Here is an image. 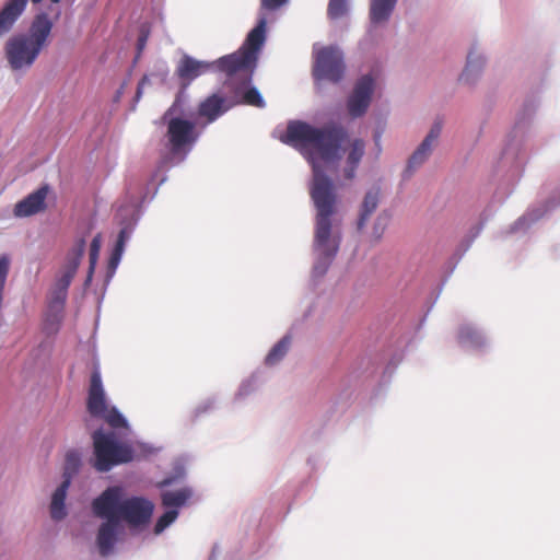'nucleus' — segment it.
<instances>
[{"mask_svg": "<svg viewBox=\"0 0 560 560\" xmlns=\"http://www.w3.org/2000/svg\"><path fill=\"white\" fill-rule=\"evenodd\" d=\"M52 22L46 13L37 14L27 33L11 36L4 45V55L12 71H26L48 45Z\"/></svg>", "mask_w": 560, "mask_h": 560, "instance_id": "nucleus-3", "label": "nucleus"}, {"mask_svg": "<svg viewBox=\"0 0 560 560\" xmlns=\"http://www.w3.org/2000/svg\"><path fill=\"white\" fill-rule=\"evenodd\" d=\"M149 34H150V32L148 28H145L144 26L141 27L140 34L138 37V42H137L138 55H140L142 52V50L144 49V47L147 45V40L149 38Z\"/></svg>", "mask_w": 560, "mask_h": 560, "instance_id": "nucleus-31", "label": "nucleus"}, {"mask_svg": "<svg viewBox=\"0 0 560 560\" xmlns=\"http://www.w3.org/2000/svg\"><path fill=\"white\" fill-rule=\"evenodd\" d=\"M397 0H371L370 20L373 24L386 22L395 9Z\"/></svg>", "mask_w": 560, "mask_h": 560, "instance_id": "nucleus-18", "label": "nucleus"}, {"mask_svg": "<svg viewBox=\"0 0 560 560\" xmlns=\"http://www.w3.org/2000/svg\"><path fill=\"white\" fill-rule=\"evenodd\" d=\"M291 345V338L289 336H284L280 341H278L273 348L270 350L268 355L266 357V364L273 365L278 363L288 352Z\"/></svg>", "mask_w": 560, "mask_h": 560, "instance_id": "nucleus-20", "label": "nucleus"}, {"mask_svg": "<svg viewBox=\"0 0 560 560\" xmlns=\"http://www.w3.org/2000/svg\"><path fill=\"white\" fill-rule=\"evenodd\" d=\"M349 109H350L349 110L350 116L360 117L365 113L366 107L355 106V107H349Z\"/></svg>", "mask_w": 560, "mask_h": 560, "instance_id": "nucleus-33", "label": "nucleus"}, {"mask_svg": "<svg viewBox=\"0 0 560 560\" xmlns=\"http://www.w3.org/2000/svg\"><path fill=\"white\" fill-rule=\"evenodd\" d=\"M173 105H174V106L179 105L178 100H176V101L174 102V104H173Z\"/></svg>", "mask_w": 560, "mask_h": 560, "instance_id": "nucleus-35", "label": "nucleus"}, {"mask_svg": "<svg viewBox=\"0 0 560 560\" xmlns=\"http://www.w3.org/2000/svg\"><path fill=\"white\" fill-rule=\"evenodd\" d=\"M101 234H97L94 236V238L91 242L90 245V253H89V260H90V267H89V279L92 277L95 266L97 264L100 250H101Z\"/></svg>", "mask_w": 560, "mask_h": 560, "instance_id": "nucleus-23", "label": "nucleus"}, {"mask_svg": "<svg viewBox=\"0 0 560 560\" xmlns=\"http://www.w3.org/2000/svg\"><path fill=\"white\" fill-rule=\"evenodd\" d=\"M289 0H260V16H265L267 12H275L285 5Z\"/></svg>", "mask_w": 560, "mask_h": 560, "instance_id": "nucleus-27", "label": "nucleus"}, {"mask_svg": "<svg viewBox=\"0 0 560 560\" xmlns=\"http://www.w3.org/2000/svg\"><path fill=\"white\" fill-rule=\"evenodd\" d=\"M122 489L118 486L108 487L100 497L93 500L92 509L96 516L117 517L118 522L125 521L131 526L147 524L153 513L151 501L132 497L121 500Z\"/></svg>", "mask_w": 560, "mask_h": 560, "instance_id": "nucleus-4", "label": "nucleus"}, {"mask_svg": "<svg viewBox=\"0 0 560 560\" xmlns=\"http://www.w3.org/2000/svg\"><path fill=\"white\" fill-rule=\"evenodd\" d=\"M48 194L47 186H43L30 194L14 207V214L20 218L36 214L45 209V200Z\"/></svg>", "mask_w": 560, "mask_h": 560, "instance_id": "nucleus-12", "label": "nucleus"}, {"mask_svg": "<svg viewBox=\"0 0 560 560\" xmlns=\"http://www.w3.org/2000/svg\"><path fill=\"white\" fill-rule=\"evenodd\" d=\"M128 232H127V229H121L119 234H118V237H117V242H116V245L115 247H117V253H122L124 252V248H125V243H126V240L128 238Z\"/></svg>", "mask_w": 560, "mask_h": 560, "instance_id": "nucleus-32", "label": "nucleus"}, {"mask_svg": "<svg viewBox=\"0 0 560 560\" xmlns=\"http://www.w3.org/2000/svg\"><path fill=\"white\" fill-rule=\"evenodd\" d=\"M81 465V456L78 451L71 450L68 451L65 457V468H63V479L69 478L71 482V478Z\"/></svg>", "mask_w": 560, "mask_h": 560, "instance_id": "nucleus-21", "label": "nucleus"}, {"mask_svg": "<svg viewBox=\"0 0 560 560\" xmlns=\"http://www.w3.org/2000/svg\"><path fill=\"white\" fill-rule=\"evenodd\" d=\"M86 242L84 237H80L74 243L73 247L69 250L67 258L65 270L60 277L68 279L70 281L73 280L77 270L81 264V259L85 252Z\"/></svg>", "mask_w": 560, "mask_h": 560, "instance_id": "nucleus-15", "label": "nucleus"}, {"mask_svg": "<svg viewBox=\"0 0 560 560\" xmlns=\"http://www.w3.org/2000/svg\"><path fill=\"white\" fill-rule=\"evenodd\" d=\"M348 11L347 0H329L327 15L331 20L343 16Z\"/></svg>", "mask_w": 560, "mask_h": 560, "instance_id": "nucleus-24", "label": "nucleus"}, {"mask_svg": "<svg viewBox=\"0 0 560 560\" xmlns=\"http://www.w3.org/2000/svg\"><path fill=\"white\" fill-rule=\"evenodd\" d=\"M441 131L442 121H434L427 137L423 139V141L419 144V147L409 158L406 172H408L411 175L419 166H421L429 159L441 135Z\"/></svg>", "mask_w": 560, "mask_h": 560, "instance_id": "nucleus-8", "label": "nucleus"}, {"mask_svg": "<svg viewBox=\"0 0 560 560\" xmlns=\"http://www.w3.org/2000/svg\"><path fill=\"white\" fill-rule=\"evenodd\" d=\"M346 72L342 51L336 46L322 47L314 52L312 74L316 82H340Z\"/></svg>", "mask_w": 560, "mask_h": 560, "instance_id": "nucleus-7", "label": "nucleus"}, {"mask_svg": "<svg viewBox=\"0 0 560 560\" xmlns=\"http://www.w3.org/2000/svg\"><path fill=\"white\" fill-rule=\"evenodd\" d=\"M172 114L173 109L170 108L163 115L167 125L166 147L173 156L184 159L198 139L196 124L182 117H173Z\"/></svg>", "mask_w": 560, "mask_h": 560, "instance_id": "nucleus-6", "label": "nucleus"}, {"mask_svg": "<svg viewBox=\"0 0 560 560\" xmlns=\"http://www.w3.org/2000/svg\"><path fill=\"white\" fill-rule=\"evenodd\" d=\"M480 68H481V63L479 62V60H474L472 52H469V55L467 57L466 68L463 71V73H462L459 79L462 81L469 82V74H470V72L475 71V70L479 71Z\"/></svg>", "mask_w": 560, "mask_h": 560, "instance_id": "nucleus-29", "label": "nucleus"}, {"mask_svg": "<svg viewBox=\"0 0 560 560\" xmlns=\"http://www.w3.org/2000/svg\"><path fill=\"white\" fill-rule=\"evenodd\" d=\"M199 115L207 117L208 122H212L226 112L230 107H199Z\"/></svg>", "mask_w": 560, "mask_h": 560, "instance_id": "nucleus-28", "label": "nucleus"}, {"mask_svg": "<svg viewBox=\"0 0 560 560\" xmlns=\"http://www.w3.org/2000/svg\"><path fill=\"white\" fill-rule=\"evenodd\" d=\"M69 486V478H66L52 493L50 503V515L56 521L62 520L67 514L65 509V500Z\"/></svg>", "mask_w": 560, "mask_h": 560, "instance_id": "nucleus-17", "label": "nucleus"}, {"mask_svg": "<svg viewBox=\"0 0 560 560\" xmlns=\"http://www.w3.org/2000/svg\"><path fill=\"white\" fill-rule=\"evenodd\" d=\"M100 517L105 518L106 522L100 526L96 541L100 553L105 557L112 552L121 526L114 515Z\"/></svg>", "mask_w": 560, "mask_h": 560, "instance_id": "nucleus-11", "label": "nucleus"}, {"mask_svg": "<svg viewBox=\"0 0 560 560\" xmlns=\"http://www.w3.org/2000/svg\"><path fill=\"white\" fill-rule=\"evenodd\" d=\"M178 516V512L175 509H171L166 511L163 515L159 517L155 523L154 532L155 534L162 533L168 525H171Z\"/></svg>", "mask_w": 560, "mask_h": 560, "instance_id": "nucleus-26", "label": "nucleus"}, {"mask_svg": "<svg viewBox=\"0 0 560 560\" xmlns=\"http://www.w3.org/2000/svg\"><path fill=\"white\" fill-rule=\"evenodd\" d=\"M121 254L122 253H117V247L114 248V252L110 256V259H109V265L113 266V267H116V265L118 264L120 257H121Z\"/></svg>", "mask_w": 560, "mask_h": 560, "instance_id": "nucleus-34", "label": "nucleus"}, {"mask_svg": "<svg viewBox=\"0 0 560 560\" xmlns=\"http://www.w3.org/2000/svg\"><path fill=\"white\" fill-rule=\"evenodd\" d=\"M94 462L93 467L100 472H106L113 467L129 463L133 459L132 447L115 439L113 433L96 430L92 434Z\"/></svg>", "mask_w": 560, "mask_h": 560, "instance_id": "nucleus-5", "label": "nucleus"}, {"mask_svg": "<svg viewBox=\"0 0 560 560\" xmlns=\"http://www.w3.org/2000/svg\"><path fill=\"white\" fill-rule=\"evenodd\" d=\"M281 141L296 149L312 166L310 196L316 210L313 246L317 254L314 269L324 273L340 246V235L332 234L334 215L338 212L340 200L323 164H337L343 153L341 179L352 182L365 155L366 144L361 138L350 139L348 129L336 121L317 127L303 120H292Z\"/></svg>", "mask_w": 560, "mask_h": 560, "instance_id": "nucleus-1", "label": "nucleus"}, {"mask_svg": "<svg viewBox=\"0 0 560 560\" xmlns=\"http://www.w3.org/2000/svg\"><path fill=\"white\" fill-rule=\"evenodd\" d=\"M98 418L103 419L113 429L128 427L126 419L115 407H108Z\"/></svg>", "mask_w": 560, "mask_h": 560, "instance_id": "nucleus-22", "label": "nucleus"}, {"mask_svg": "<svg viewBox=\"0 0 560 560\" xmlns=\"http://www.w3.org/2000/svg\"><path fill=\"white\" fill-rule=\"evenodd\" d=\"M460 342H474L477 339V331L468 326L462 327L458 332Z\"/></svg>", "mask_w": 560, "mask_h": 560, "instance_id": "nucleus-30", "label": "nucleus"}, {"mask_svg": "<svg viewBox=\"0 0 560 560\" xmlns=\"http://www.w3.org/2000/svg\"><path fill=\"white\" fill-rule=\"evenodd\" d=\"M71 282L72 281L62 277H59L56 280L48 298V307L51 313L56 315L62 313L68 296V289Z\"/></svg>", "mask_w": 560, "mask_h": 560, "instance_id": "nucleus-14", "label": "nucleus"}, {"mask_svg": "<svg viewBox=\"0 0 560 560\" xmlns=\"http://www.w3.org/2000/svg\"><path fill=\"white\" fill-rule=\"evenodd\" d=\"M267 22V18H259L240 49L219 58L213 63L199 61L187 55L179 60L176 74L184 88L211 67H215L226 77L222 91L209 96L200 105H264L262 95L252 84V80L259 52L266 42Z\"/></svg>", "mask_w": 560, "mask_h": 560, "instance_id": "nucleus-2", "label": "nucleus"}, {"mask_svg": "<svg viewBox=\"0 0 560 560\" xmlns=\"http://www.w3.org/2000/svg\"><path fill=\"white\" fill-rule=\"evenodd\" d=\"M86 408L92 417H100L108 408L105 392L102 384L101 373L95 369L91 374Z\"/></svg>", "mask_w": 560, "mask_h": 560, "instance_id": "nucleus-10", "label": "nucleus"}, {"mask_svg": "<svg viewBox=\"0 0 560 560\" xmlns=\"http://www.w3.org/2000/svg\"><path fill=\"white\" fill-rule=\"evenodd\" d=\"M32 3L38 4L43 0H31ZM61 0H50L51 3H59ZM28 0H8L0 10V37L9 33L19 18L24 12Z\"/></svg>", "mask_w": 560, "mask_h": 560, "instance_id": "nucleus-9", "label": "nucleus"}, {"mask_svg": "<svg viewBox=\"0 0 560 560\" xmlns=\"http://www.w3.org/2000/svg\"><path fill=\"white\" fill-rule=\"evenodd\" d=\"M192 492L189 488H183L176 491H166L162 493V504L165 508H179L186 503Z\"/></svg>", "mask_w": 560, "mask_h": 560, "instance_id": "nucleus-19", "label": "nucleus"}, {"mask_svg": "<svg viewBox=\"0 0 560 560\" xmlns=\"http://www.w3.org/2000/svg\"><path fill=\"white\" fill-rule=\"evenodd\" d=\"M389 223V215L384 211L381 212L373 225L372 236L375 241H380Z\"/></svg>", "mask_w": 560, "mask_h": 560, "instance_id": "nucleus-25", "label": "nucleus"}, {"mask_svg": "<svg viewBox=\"0 0 560 560\" xmlns=\"http://www.w3.org/2000/svg\"><path fill=\"white\" fill-rule=\"evenodd\" d=\"M380 203V189L374 188L366 191L363 201L360 206L359 218L357 221V229L359 232L363 231L370 217L375 212Z\"/></svg>", "mask_w": 560, "mask_h": 560, "instance_id": "nucleus-16", "label": "nucleus"}, {"mask_svg": "<svg viewBox=\"0 0 560 560\" xmlns=\"http://www.w3.org/2000/svg\"><path fill=\"white\" fill-rule=\"evenodd\" d=\"M375 80L371 74L362 75L353 88L348 105H369L374 92Z\"/></svg>", "mask_w": 560, "mask_h": 560, "instance_id": "nucleus-13", "label": "nucleus"}]
</instances>
